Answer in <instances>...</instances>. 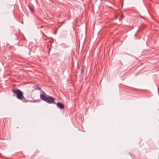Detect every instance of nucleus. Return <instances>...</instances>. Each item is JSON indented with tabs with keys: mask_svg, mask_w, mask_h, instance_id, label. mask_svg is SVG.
I'll return each mask as SVG.
<instances>
[{
	"mask_svg": "<svg viewBox=\"0 0 159 159\" xmlns=\"http://www.w3.org/2000/svg\"><path fill=\"white\" fill-rule=\"evenodd\" d=\"M13 93L16 95L17 99L21 100L24 102H27L28 101L23 96V92L19 89H13L12 90Z\"/></svg>",
	"mask_w": 159,
	"mask_h": 159,
	"instance_id": "nucleus-2",
	"label": "nucleus"
},
{
	"mask_svg": "<svg viewBox=\"0 0 159 159\" xmlns=\"http://www.w3.org/2000/svg\"><path fill=\"white\" fill-rule=\"evenodd\" d=\"M38 89L39 90H41V88H40V87H39V88H38Z\"/></svg>",
	"mask_w": 159,
	"mask_h": 159,
	"instance_id": "nucleus-7",
	"label": "nucleus"
},
{
	"mask_svg": "<svg viewBox=\"0 0 159 159\" xmlns=\"http://www.w3.org/2000/svg\"><path fill=\"white\" fill-rule=\"evenodd\" d=\"M42 33H43V34L44 35H45V34H44V33H43V32H42Z\"/></svg>",
	"mask_w": 159,
	"mask_h": 159,
	"instance_id": "nucleus-8",
	"label": "nucleus"
},
{
	"mask_svg": "<svg viewBox=\"0 0 159 159\" xmlns=\"http://www.w3.org/2000/svg\"><path fill=\"white\" fill-rule=\"evenodd\" d=\"M57 106L60 109H62L64 108V105L62 103L58 102L57 103Z\"/></svg>",
	"mask_w": 159,
	"mask_h": 159,
	"instance_id": "nucleus-3",
	"label": "nucleus"
},
{
	"mask_svg": "<svg viewBox=\"0 0 159 159\" xmlns=\"http://www.w3.org/2000/svg\"><path fill=\"white\" fill-rule=\"evenodd\" d=\"M62 23H64V22H62Z\"/></svg>",
	"mask_w": 159,
	"mask_h": 159,
	"instance_id": "nucleus-9",
	"label": "nucleus"
},
{
	"mask_svg": "<svg viewBox=\"0 0 159 159\" xmlns=\"http://www.w3.org/2000/svg\"><path fill=\"white\" fill-rule=\"evenodd\" d=\"M41 91L43 93L40 94V97L42 100L48 104H55L56 103L54 101L55 99V98L50 96H46L45 92L42 90Z\"/></svg>",
	"mask_w": 159,
	"mask_h": 159,
	"instance_id": "nucleus-1",
	"label": "nucleus"
},
{
	"mask_svg": "<svg viewBox=\"0 0 159 159\" xmlns=\"http://www.w3.org/2000/svg\"><path fill=\"white\" fill-rule=\"evenodd\" d=\"M38 101L37 100H35L34 101H31L30 102H37Z\"/></svg>",
	"mask_w": 159,
	"mask_h": 159,
	"instance_id": "nucleus-6",
	"label": "nucleus"
},
{
	"mask_svg": "<svg viewBox=\"0 0 159 159\" xmlns=\"http://www.w3.org/2000/svg\"><path fill=\"white\" fill-rule=\"evenodd\" d=\"M85 69V67L84 66H83L81 69V71L80 73L79 74V76L80 77H82L84 75V73Z\"/></svg>",
	"mask_w": 159,
	"mask_h": 159,
	"instance_id": "nucleus-4",
	"label": "nucleus"
},
{
	"mask_svg": "<svg viewBox=\"0 0 159 159\" xmlns=\"http://www.w3.org/2000/svg\"><path fill=\"white\" fill-rule=\"evenodd\" d=\"M28 7H29V9L32 12H33L34 11L33 9L30 6H28Z\"/></svg>",
	"mask_w": 159,
	"mask_h": 159,
	"instance_id": "nucleus-5",
	"label": "nucleus"
}]
</instances>
